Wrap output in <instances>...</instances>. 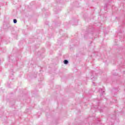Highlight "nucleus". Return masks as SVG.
<instances>
[{"instance_id": "f257e3e1", "label": "nucleus", "mask_w": 125, "mask_h": 125, "mask_svg": "<svg viewBox=\"0 0 125 125\" xmlns=\"http://www.w3.org/2000/svg\"><path fill=\"white\" fill-rule=\"evenodd\" d=\"M64 64H68V63H69V62L68 61V60H65L63 62Z\"/></svg>"}, {"instance_id": "f03ea898", "label": "nucleus", "mask_w": 125, "mask_h": 125, "mask_svg": "<svg viewBox=\"0 0 125 125\" xmlns=\"http://www.w3.org/2000/svg\"><path fill=\"white\" fill-rule=\"evenodd\" d=\"M13 22H14V24H16V23H17V20L14 19Z\"/></svg>"}]
</instances>
